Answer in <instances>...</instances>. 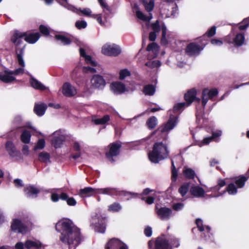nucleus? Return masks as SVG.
<instances>
[{
  "label": "nucleus",
  "mask_w": 249,
  "mask_h": 249,
  "mask_svg": "<svg viewBox=\"0 0 249 249\" xmlns=\"http://www.w3.org/2000/svg\"><path fill=\"white\" fill-rule=\"evenodd\" d=\"M56 231L60 233V240L64 244L78 246L81 241L80 230L69 219H62L55 224Z\"/></svg>",
  "instance_id": "f257e3e1"
},
{
  "label": "nucleus",
  "mask_w": 249,
  "mask_h": 249,
  "mask_svg": "<svg viewBox=\"0 0 249 249\" xmlns=\"http://www.w3.org/2000/svg\"><path fill=\"white\" fill-rule=\"evenodd\" d=\"M169 155V151L166 144L162 142H156L154 144L152 151L148 153V158L151 162L158 163L167 158Z\"/></svg>",
  "instance_id": "f03ea898"
},
{
  "label": "nucleus",
  "mask_w": 249,
  "mask_h": 249,
  "mask_svg": "<svg viewBox=\"0 0 249 249\" xmlns=\"http://www.w3.org/2000/svg\"><path fill=\"white\" fill-rule=\"evenodd\" d=\"M39 33H32L29 32H21L15 30L11 37L10 40L16 46H19L22 43L21 39L24 38L25 41L30 44L35 43L40 38Z\"/></svg>",
  "instance_id": "7ed1b4c3"
},
{
  "label": "nucleus",
  "mask_w": 249,
  "mask_h": 249,
  "mask_svg": "<svg viewBox=\"0 0 249 249\" xmlns=\"http://www.w3.org/2000/svg\"><path fill=\"white\" fill-rule=\"evenodd\" d=\"M204 37L205 36L200 37L198 42H193L187 44L185 49L186 54L190 57H196L199 55L208 42V39H204Z\"/></svg>",
  "instance_id": "20e7f679"
},
{
  "label": "nucleus",
  "mask_w": 249,
  "mask_h": 249,
  "mask_svg": "<svg viewBox=\"0 0 249 249\" xmlns=\"http://www.w3.org/2000/svg\"><path fill=\"white\" fill-rule=\"evenodd\" d=\"M148 249H170V241L164 234L157 237L155 240L151 239L147 243Z\"/></svg>",
  "instance_id": "39448f33"
},
{
  "label": "nucleus",
  "mask_w": 249,
  "mask_h": 249,
  "mask_svg": "<svg viewBox=\"0 0 249 249\" xmlns=\"http://www.w3.org/2000/svg\"><path fill=\"white\" fill-rule=\"evenodd\" d=\"M121 147L122 142H120L110 143L107 146L108 150L105 153L107 159L110 162L114 163L116 161L115 158L120 154Z\"/></svg>",
  "instance_id": "423d86ee"
},
{
  "label": "nucleus",
  "mask_w": 249,
  "mask_h": 249,
  "mask_svg": "<svg viewBox=\"0 0 249 249\" xmlns=\"http://www.w3.org/2000/svg\"><path fill=\"white\" fill-rule=\"evenodd\" d=\"M102 53L106 55L117 56L121 53V49L118 45L115 44H106L102 48Z\"/></svg>",
  "instance_id": "0eeeda50"
},
{
  "label": "nucleus",
  "mask_w": 249,
  "mask_h": 249,
  "mask_svg": "<svg viewBox=\"0 0 249 249\" xmlns=\"http://www.w3.org/2000/svg\"><path fill=\"white\" fill-rule=\"evenodd\" d=\"M178 123V118L176 117H170L167 122L164 125L160 126L157 129L151 133V136H154L158 131H160L161 133H164L168 132L174 128V127Z\"/></svg>",
  "instance_id": "6e6552de"
},
{
  "label": "nucleus",
  "mask_w": 249,
  "mask_h": 249,
  "mask_svg": "<svg viewBox=\"0 0 249 249\" xmlns=\"http://www.w3.org/2000/svg\"><path fill=\"white\" fill-rule=\"evenodd\" d=\"M105 218L102 216H95L92 219L91 225L94 226L96 232L104 233L106 229Z\"/></svg>",
  "instance_id": "1a4fd4ad"
},
{
  "label": "nucleus",
  "mask_w": 249,
  "mask_h": 249,
  "mask_svg": "<svg viewBox=\"0 0 249 249\" xmlns=\"http://www.w3.org/2000/svg\"><path fill=\"white\" fill-rule=\"evenodd\" d=\"M155 211L158 217L161 219H168L172 213L171 209L166 207H159V204L155 206Z\"/></svg>",
  "instance_id": "9d476101"
},
{
  "label": "nucleus",
  "mask_w": 249,
  "mask_h": 249,
  "mask_svg": "<svg viewBox=\"0 0 249 249\" xmlns=\"http://www.w3.org/2000/svg\"><path fill=\"white\" fill-rule=\"evenodd\" d=\"M11 230L15 232L25 233L27 227L20 220L16 218L13 219L11 222Z\"/></svg>",
  "instance_id": "9b49d317"
},
{
  "label": "nucleus",
  "mask_w": 249,
  "mask_h": 249,
  "mask_svg": "<svg viewBox=\"0 0 249 249\" xmlns=\"http://www.w3.org/2000/svg\"><path fill=\"white\" fill-rule=\"evenodd\" d=\"M5 148L9 156L12 158H20L21 153L17 148L12 141H8L5 144Z\"/></svg>",
  "instance_id": "f8f14e48"
},
{
  "label": "nucleus",
  "mask_w": 249,
  "mask_h": 249,
  "mask_svg": "<svg viewBox=\"0 0 249 249\" xmlns=\"http://www.w3.org/2000/svg\"><path fill=\"white\" fill-rule=\"evenodd\" d=\"M196 90L195 89H192L184 94V97L187 106H190L194 101L198 103H200V99L196 97Z\"/></svg>",
  "instance_id": "ddd939ff"
},
{
  "label": "nucleus",
  "mask_w": 249,
  "mask_h": 249,
  "mask_svg": "<svg viewBox=\"0 0 249 249\" xmlns=\"http://www.w3.org/2000/svg\"><path fill=\"white\" fill-rule=\"evenodd\" d=\"M62 92L66 97H72L77 93L76 89L68 82H66L63 85Z\"/></svg>",
  "instance_id": "4468645a"
},
{
  "label": "nucleus",
  "mask_w": 249,
  "mask_h": 249,
  "mask_svg": "<svg viewBox=\"0 0 249 249\" xmlns=\"http://www.w3.org/2000/svg\"><path fill=\"white\" fill-rule=\"evenodd\" d=\"M110 89L115 94H121L126 90L125 85L121 82H115L110 84Z\"/></svg>",
  "instance_id": "2eb2a0df"
},
{
  "label": "nucleus",
  "mask_w": 249,
  "mask_h": 249,
  "mask_svg": "<svg viewBox=\"0 0 249 249\" xmlns=\"http://www.w3.org/2000/svg\"><path fill=\"white\" fill-rule=\"evenodd\" d=\"M24 191L27 197L36 198L40 190L34 185H29L24 189Z\"/></svg>",
  "instance_id": "dca6fc26"
},
{
  "label": "nucleus",
  "mask_w": 249,
  "mask_h": 249,
  "mask_svg": "<svg viewBox=\"0 0 249 249\" xmlns=\"http://www.w3.org/2000/svg\"><path fill=\"white\" fill-rule=\"evenodd\" d=\"M190 193L194 197L200 198L204 196L205 192L201 187L193 185L190 188Z\"/></svg>",
  "instance_id": "f3484780"
},
{
  "label": "nucleus",
  "mask_w": 249,
  "mask_h": 249,
  "mask_svg": "<svg viewBox=\"0 0 249 249\" xmlns=\"http://www.w3.org/2000/svg\"><path fill=\"white\" fill-rule=\"evenodd\" d=\"M91 83L92 86L95 88H102L105 86L106 82L103 76L99 74L93 76L91 79Z\"/></svg>",
  "instance_id": "a211bd4d"
},
{
  "label": "nucleus",
  "mask_w": 249,
  "mask_h": 249,
  "mask_svg": "<svg viewBox=\"0 0 249 249\" xmlns=\"http://www.w3.org/2000/svg\"><path fill=\"white\" fill-rule=\"evenodd\" d=\"M97 189H94L90 187H85L84 189H81L79 192V196L82 197H89L92 195L97 194Z\"/></svg>",
  "instance_id": "6ab92c4d"
},
{
  "label": "nucleus",
  "mask_w": 249,
  "mask_h": 249,
  "mask_svg": "<svg viewBox=\"0 0 249 249\" xmlns=\"http://www.w3.org/2000/svg\"><path fill=\"white\" fill-rule=\"evenodd\" d=\"M65 141V137L63 135H59L58 136H54L52 140V144L55 148H60L64 142Z\"/></svg>",
  "instance_id": "aec40b11"
},
{
  "label": "nucleus",
  "mask_w": 249,
  "mask_h": 249,
  "mask_svg": "<svg viewBox=\"0 0 249 249\" xmlns=\"http://www.w3.org/2000/svg\"><path fill=\"white\" fill-rule=\"evenodd\" d=\"M47 105L44 103L35 104L34 111L38 116L43 115L47 109Z\"/></svg>",
  "instance_id": "412c9836"
},
{
  "label": "nucleus",
  "mask_w": 249,
  "mask_h": 249,
  "mask_svg": "<svg viewBox=\"0 0 249 249\" xmlns=\"http://www.w3.org/2000/svg\"><path fill=\"white\" fill-rule=\"evenodd\" d=\"M122 244V242L116 238L110 239L106 245V249H118L119 246Z\"/></svg>",
  "instance_id": "4be33fe9"
},
{
  "label": "nucleus",
  "mask_w": 249,
  "mask_h": 249,
  "mask_svg": "<svg viewBox=\"0 0 249 249\" xmlns=\"http://www.w3.org/2000/svg\"><path fill=\"white\" fill-rule=\"evenodd\" d=\"M96 192L97 194H102L111 196H117L118 195V192L116 189L109 187L97 189Z\"/></svg>",
  "instance_id": "5701e85b"
},
{
  "label": "nucleus",
  "mask_w": 249,
  "mask_h": 249,
  "mask_svg": "<svg viewBox=\"0 0 249 249\" xmlns=\"http://www.w3.org/2000/svg\"><path fill=\"white\" fill-rule=\"evenodd\" d=\"M25 247L27 249L35 248L36 249H39L42 247V244L39 241H32L27 240L24 243Z\"/></svg>",
  "instance_id": "b1692460"
},
{
  "label": "nucleus",
  "mask_w": 249,
  "mask_h": 249,
  "mask_svg": "<svg viewBox=\"0 0 249 249\" xmlns=\"http://www.w3.org/2000/svg\"><path fill=\"white\" fill-rule=\"evenodd\" d=\"M4 73L0 72V80L5 83H11L13 81L16 80V78L12 76L11 73H7L5 72V70L3 71Z\"/></svg>",
  "instance_id": "393cba45"
},
{
  "label": "nucleus",
  "mask_w": 249,
  "mask_h": 249,
  "mask_svg": "<svg viewBox=\"0 0 249 249\" xmlns=\"http://www.w3.org/2000/svg\"><path fill=\"white\" fill-rule=\"evenodd\" d=\"M100 6L103 9V12L104 13V18L107 20V19L109 18L110 15L111 14V9L108 6L104 0H98Z\"/></svg>",
  "instance_id": "a878e982"
},
{
  "label": "nucleus",
  "mask_w": 249,
  "mask_h": 249,
  "mask_svg": "<svg viewBox=\"0 0 249 249\" xmlns=\"http://www.w3.org/2000/svg\"><path fill=\"white\" fill-rule=\"evenodd\" d=\"M249 178V177H246L244 175H241L234 178V182L237 187L239 188H243L246 182Z\"/></svg>",
  "instance_id": "bb28decb"
},
{
  "label": "nucleus",
  "mask_w": 249,
  "mask_h": 249,
  "mask_svg": "<svg viewBox=\"0 0 249 249\" xmlns=\"http://www.w3.org/2000/svg\"><path fill=\"white\" fill-rule=\"evenodd\" d=\"M184 177L188 179H193L196 176L195 171L190 168L184 167L182 172Z\"/></svg>",
  "instance_id": "cd10ccee"
},
{
  "label": "nucleus",
  "mask_w": 249,
  "mask_h": 249,
  "mask_svg": "<svg viewBox=\"0 0 249 249\" xmlns=\"http://www.w3.org/2000/svg\"><path fill=\"white\" fill-rule=\"evenodd\" d=\"M233 43L235 47L242 46L245 41V35L243 33H238L233 39Z\"/></svg>",
  "instance_id": "c85d7f7f"
},
{
  "label": "nucleus",
  "mask_w": 249,
  "mask_h": 249,
  "mask_svg": "<svg viewBox=\"0 0 249 249\" xmlns=\"http://www.w3.org/2000/svg\"><path fill=\"white\" fill-rule=\"evenodd\" d=\"M60 199L66 200L68 205L74 206L76 204V201L73 197H69L68 195L66 193H62L60 194Z\"/></svg>",
  "instance_id": "c756f323"
},
{
  "label": "nucleus",
  "mask_w": 249,
  "mask_h": 249,
  "mask_svg": "<svg viewBox=\"0 0 249 249\" xmlns=\"http://www.w3.org/2000/svg\"><path fill=\"white\" fill-rule=\"evenodd\" d=\"M17 53V58L18 65L21 66L22 68L25 67V63L23 59V56L24 53V47L20 48L16 51Z\"/></svg>",
  "instance_id": "7c9ffc66"
},
{
  "label": "nucleus",
  "mask_w": 249,
  "mask_h": 249,
  "mask_svg": "<svg viewBox=\"0 0 249 249\" xmlns=\"http://www.w3.org/2000/svg\"><path fill=\"white\" fill-rule=\"evenodd\" d=\"M142 91L145 95L152 96L155 93L156 87L152 84L146 85L144 86Z\"/></svg>",
  "instance_id": "2f4dec72"
},
{
  "label": "nucleus",
  "mask_w": 249,
  "mask_h": 249,
  "mask_svg": "<svg viewBox=\"0 0 249 249\" xmlns=\"http://www.w3.org/2000/svg\"><path fill=\"white\" fill-rule=\"evenodd\" d=\"M54 38L56 40L60 41L61 43L64 45H70L72 42L70 38L60 34L55 35L54 36Z\"/></svg>",
  "instance_id": "473e14b6"
},
{
  "label": "nucleus",
  "mask_w": 249,
  "mask_h": 249,
  "mask_svg": "<svg viewBox=\"0 0 249 249\" xmlns=\"http://www.w3.org/2000/svg\"><path fill=\"white\" fill-rule=\"evenodd\" d=\"M31 138V134L29 130L24 129L20 135L21 141L25 143L28 144L30 142Z\"/></svg>",
  "instance_id": "72a5a7b5"
},
{
  "label": "nucleus",
  "mask_w": 249,
  "mask_h": 249,
  "mask_svg": "<svg viewBox=\"0 0 249 249\" xmlns=\"http://www.w3.org/2000/svg\"><path fill=\"white\" fill-rule=\"evenodd\" d=\"M30 84L34 88L36 89L43 91L46 89V87L42 83L34 78L31 79Z\"/></svg>",
  "instance_id": "f704fd0d"
},
{
  "label": "nucleus",
  "mask_w": 249,
  "mask_h": 249,
  "mask_svg": "<svg viewBox=\"0 0 249 249\" xmlns=\"http://www.w3.org/2000/svg\"><path fill=\"white\" fill-rule=\"evenodd\" d=\"M139 1L143 5L146 11L148 12L153 11L155 5L154 0H150L149 2H147V0H139Z\"/></svg>",
  "instance_id": "c9c22d12"
},
{
  "label": "nucleus",
  "mask_w": 249,
  "mask_h": 249,
  "mask_svg": "<svg viewBox=\"0 0 249 249\" xmlns=\"http://www.w3.org/2000/svg\"><path fill=\"white\" fill-rule=\"evenodd\" d=\"M190 183L187 182L179 187L178 191L181 196L184 197L187 194L190 188Z\"/></svg>",
  "instance_id": "e433bc0d"
},
{
  "label": "nucleus",
  "mask_w": 249,
  "mask_h": 249,
  "mask_svg": "<svg viewBox=\"0 0 249 249\" xmlns=\"http://www.w3.org/2000/svg\"><path fill=\"white\" fill-rule=\"evenodd\" d=\"M157 118L155 116L150 117L146 121V125L150 130H152L157 125Z\"/></svg>",
  "instance_id": "4c0bfd02"
},
{
  "label": "nucleus",
  "mask_w": 249,
  "mask_h": 249,
  "mask_svg": "<svg viewBox=\"0 0 249 249\" xmlns=\"http://www.w3.org/2000/svg\"><path fill=\"white\" fill-rule=\"evenodd\" d=\"M205 228L206 230L207 235L204 234V238L206 241H210L212 242H214V239L212 233L211 232V228L209 226H206ZM204 234H205L204 233Z\"/></svg>",
  "instance_id": "58836bf2"
},
{
  "label": "nucleus",
  "mask_w": 249,
  "mask_h": 249,
  "mask_svg": "<svg viewBox=\"0 0 249 249\" xmlns=\"http://www.w3.org/2000/svg\"><path fill=\"white\" fill-rule=\"evenodd\" d=\"M238 29L240 31H244L247 29L249 26V17L244 18L242 21L239 23L238 25Z\"/></svg>",
  "instance_id": "ea45409f"
},
{
  "label": "nucleus",
  "mask_w": 249,
  "mask_h": 249,
  "mask_svg": "<svg viewBox=\"0 0 249 249\" xmlns=\"http://www.w3.org/2000/svg\"><path fill=\"white\" fill-rule=\"evenodd\" d=\"M216 30V26H213L201 37H203L205 36L204 39H207V37H209V38L212 37L215 35Z\"/></svg>",
  "instance_id": "a19ab883"
},
{
  "label": "nucleus",
  "mask_w": 249,
  "mask_h": 249,
  "mask_svg": "<svg viewBox=\"0 0 249 249\" xmlns=\"http://www.w3.org/2000/svg\"><path fill=\"white\" fill-rule=\"evenodd\" d=\"M202 111H203L204 110V109L205 108V106L208 102L209 99H211V98L210 97L209 94H207V93L204 92V89L202 90Z\"/></svg>",
  "instance_id": "79ce46f5"
},
{
  "label": "nucleus",
  "mask_w": 249,
  "mask_h": 249,
  "mask_svg": "<svg viewBox=\"0 0 249 249\" xmlns=\"http://www.w3.org/2000/svg\"><path fill=\"white\" fill-rule=\"evenodd\" d=\"M110 120V116L108 115H104L101 118L94 120V123L96 124H104Z\"/></svg>",
  "instance_id": "37998d69"
},
{
  "label": "nucleus",
  "mask_w": 249,
  "mask_h": 249,
  "mask_svg": "<svg viewBox=\"0 0 249 249\" xmlns=\"http://www.w3.org/2000/svg\"><path fill=\"white\" fill-rule=\"evenodd\" d=\"M227 191L230 195H235L237 192V189L233 183H230L227 187L224 193Z\"/></svg>",
  "instance_id": "c03bdc74"
},
{
  "label": "nucleus",
  "mask_w": 249,
  "mask_h": 249,
  "mask_svg": "<svg viewBox=\"0 0 249 249\" xmlns=\"http://www.w3.org/2000/svg\"><path fill=\"white\" fill-rule=\"evenodd\" d=\"M50 158V154L46 152H42L39 154L38 160L41 162H46Z\"/></svg>",
  "instance_id": "a18cd8bd"
},
{
  "label": "nucleus",
  "mask_w": 249,
  "mask_h": 249,
  "mask_svg": "<svg viewBox=\"0 0 249 249\" xmlns=\"http://www.w3.org/2000/svg\"><path fill=\"white\" fill-rule=\"evenodd\" d=\"M122 209L121 205L118 202H114L108 206V210L112 212H118Z\"/></svg>",
  "instance_id": "49530a36"
},
{
  "label": "nucleus",
  "mask_w": 249,
  "mask_h": 249,
  "mask_svg": "<svg viewBox=\"0 0 249 249\" xmlns=\"http://www.w3.org/2000/svg\"><path fill=\"white\" fill-rule=\"evenodd\" d=\"M38 29L40 33L44 36H48L50 35L49 29L44 25H40Z\"/></svg>",
  "instance_id": "de8ad7c7"
},
{
  "label": "nucleus",
  "mask_w": 249,
  "mask_h": 249,
  "mask_svg": "<svg viewBox=\"0 0 249 249\" xmlns=\"http://www.w3.org/2000/svg\"><path fill=\"white\" fill-rule=\"evenodd\" d=\"M45 146V141L44 139H39L36 145L34 148V150L36 151L38 149H42Z\"/></svg>",
  "instance_id": "09e8293b"
},
{
  "label": "nucleus",
  "mask_w": 249,
  "mask_h": 249,
  "mask_svg": "<svg viewBox=\"0 0 249 249\" xmlns=\"http://www.w3.org/2000/svg\"><path fill=\"white\" fill-rule=\"evenodd\" d=\"M119 74V79L123 80L127 76H130L131 73L127 69H124L120 71Z\"/></svg>",
  "instance_id": "8fccbe9b"
},
{
  "label": "nucleus",
  "mask_w": 249,
  "mask_h": 249,
  "mask_svg": "<svg viewBox=\"0 0 249 249\" xmlns=\"http://www.w3.org/2000/svg\"><path fill=\"white\" fill-rule=\"evenodd\" d=\"M204 92L209 94L211 99L218 94V91L216 89H213L210 90L208 89H204Z\"/></svg>",
  "instance_id": "3c124183"
},
{
  "label": "nucleus",
  "mask_w": 249,
  "mask_h": 249,
  "mask_svg": "<svg viewBox=\"0 0 249 249\" xmlns=\"http://www.w3.org/2000/svg\"><path fill=\"white\" fill-rule=\"evenodd\" d=\"M137 17L140 19L144 21H148L150 20V18L145 16L142 12L138 10L136 12Z\"/></svg>",
  "instance_id": "603ef678"
},
{
  "label": "nucleus",
  "mask_w": 249,
  "mask_h": 249,
  "mask_svg": "<svg viewBox=\"0 0 249 249\" xmlns=\"http://www.w3.org/2000/svg\"><path fill=\"white\" fill-rule=\"evenodd\" d=\"M159 50L158 44L155 42H152L148 45L146 48V51H152L153 52H157Z\"/></svg>",
  "instance_id": "864d4df0"
},
{
  "label": "nucleus",
  "mask_w": 249,
  "mask_h": 249,
  "mask_svg": "<svg viewBox=\"0 0 249 249\" xmlns=\"http://www.w3.org/2000/svg\"><path fill=\"white\" fill-rule=\"evenodd\" d=\"M186 105L185 102L179 103L175 105L173 107L174 112L176 113L183 109Z\"/></svg>",
  "instance_id": "5fc2aeb1"
},
{
  "label": "nucleus",
  "mask_w": 249,
  "mask_h": 249,
  "mask_svg": "<svg viewBox=\"0 0 249 249\" xmlns=\"http://www.w3.org/2000/svg\"><path fill=\"white\" fill-rule=\"evenodd\" d=\"M171 169H172V179L174 181L176 180L178 177V171L176 168L174 164V161L172 160L171 162Z\"/></svg>",
  "instance_id": "6e6d98bb"
},
{
  "label": "nucleus",
  "mask_w": 249,
  "mask_h": 249,
  "mask_svg": "<svg viewBox=\"0 0 249 249\" xmlns=\"http://www.w3.org/2000/svg\"><path fill=\"white\" fill-rule=\"evenodd\" d=\"M5 72L7 73H11L12 75L14 74L17 75L20 73L23 74L24 73V69L22 68H19L16 69L15 71L5 70Z\"/></svg>",
  "instance_id": "4d7b16f0"
},
{
  "label": "nucleus",
  "mask_w": 249,
  "mask_h": 249,
  "mask_svg": "<svg viewBox=\"0 0 249 249\" xmlns=\"http://www.w3.org/2000/svg\"><path fill=\"white\" fill-rule=\"evenodd\" d=\"M75 26L78 29L81 30L86 28L87 23L84 20H78L75 22Z\"/></svg>",
  "instance_id": "13d9d810"
},
{
  "label": "nucleus",
  "mask_w": 249,
  "mask_h": 249,
  "mask_svg": "<svg viewBox=\"0 0 249 249\" xmlns=\"http://www.w3.org/2000/svg\"><path fill=\"white\" fill-rule=\"evenodd\" d=\"M196 224L198 230L200 232H203L205 230V227L203 224V221L200 218H197L196 220Z\"/></svg>",
  "instance_id": "bf43d9fd"
},
{
  "label": "nucleus",
  "mask_w": 249,
  "mask_h": 249,
  "mask_svg": "<svg viewBox=\"0 0 249 249\" xmlns=\"http://www.w3.org/2000/svg\"><path fill=\"white\" fill-rule=\"evenodd\" d=\"M153 32L156 33H159L160 30V26L159 20H156L155 22L151 24Z\"/></svg>",
  "instance_id": "052dcab7"
},
{
  "label": "nucleus",
  "mask_w": 249,
  "mask_h": 249,
  "mask_svg": "<svg viewBox=\"0 0 249 249\" xmlns=\"http://www.w3.org/2000/svg\"><path fill=\"white\" fill-rule=\"evenodd\" d=\"M85 61L88 64H90L92 66H96L97 63L94 61L92 60L91 56L89 55H87L84 57Z\"/></svg>",
  "instance_id": "680f3d73"
},
{
  "label": "nucleus",
  "mask_w": 249,
  "mask_h": 249,
  "mask_svg": "<svg viewBox=\"0 0 249 249\" xmlns=\"http://www.w3.org/2000/svg\"><path fill=\"white\" fill-rule=\"evenodd\" d=\"M91 17L96 19L97 22L101 25H104V23L102 21V14H92L91 15Z\"/></svg>",
  "instance_id": "e2e57ef3"
},
{
  "label": "nucleus",
  "mask_w": 249,
  "mask_h": 249,
  "mask_svg": "<svg viewBox=\"0 0 249 249\" xmlns=\"http://www.w3.org/2000/svg\"><path fill=\"white\" fill-rule=\"evenodd\" d=\"M226 184L225 179H219L217 180V185L214 187V189L219 190L221 187L224 186Z\"/></svg>",
  "instance_id": "0e129e2a"
},
{
  "label": "nucleus",
  "mask_w": 249,
  "mask_h": 249,
  "mask_svg": "<svg viewBox=\"0 0 249 249\" xmlns=\"http://www.w3.org/2000/svg\"><path fill=\"white\" fill-rule=\"evenodd\" d=\"M184 204L182 203H175L172 205V208L176 211H178L183 209Z\"/></svg>",
  "instance_id": "69168bd1"
},
{
  "label": "nucleus",
  "mask_w": 249,
  "mask_h": 249,
  "mask_svg": "<svg viewBox=\"0 0 249 249\" xmlns=\"http://www.w3.org/2000/svg\"><path fill=\"white\" fill-rule=\"evenodd\" d=\"M144 233L147 237H151L152 234V228L150 226H146L144 230Z\"/></svg>",
  "instance_id": "338daca9"
},
{
  "label": "nucleus",
  "mask_w": 249,
  "mask_h": 249,
  "mask_svg": "<svg viewBox=\"0 0 249 249\" xmlns=\"http://www.w3.org/2000/svg\"><path fill=\"white\" fill-rule=\"evenodd\" d=\"M171 248L170 249H172L173 248H178L179 246V241L177 239H171L170 242Z\"/></svg>",
  "instance_id": "774afa93"
}]
</instances>
